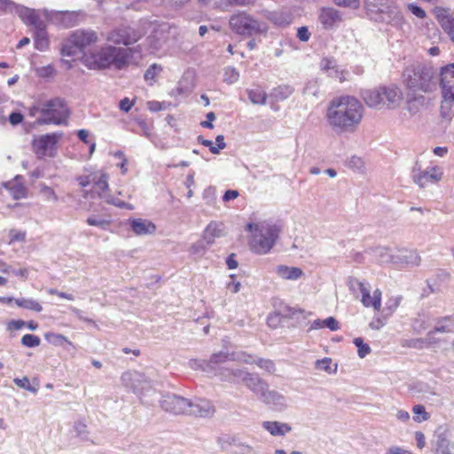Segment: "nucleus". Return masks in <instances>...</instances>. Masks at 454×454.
<instances>
[{
  "label": "nucleus",
  "mask_w": 454,
  "mask_h": 454,
  "mask_svg": "<svg viewBox=\"0 0 454 454\" xmlns=\"http://www.w3.org/2000/svg\"><path fill=\"white\" fill-rule=\"evenodd\" d=\"M162 67L154 63L151 65L146 71L145 72L144 77L146 82H149L150 85H153L155 82V77L156 75L161 72Z\"/></svg>",
  "instance_id": "obj_48"
},
{
  "label": "nucleus",
  "mask_w": 454,
  "mask_h": 454,
  "mask_svg": "<svg viewBox=\"0 0 454 454\" xmlns=\"http://www.w3.org/2000/svg\"><path fill=\"white\" fill-rule=\"evenodd\" d=\"M87 223L90 226H97L103 230H106L110 225V222L97 216H90L86 220Z\"/></svg>",
  "instance_id": "obj_56"
},
{
  "label": "nucleus",
  "mask_w": 454,
  "mask_h": 454,
  "mask_svg": "<svg viewBox=\"0 0 454 454\" xmlns=\"http://www.w3.org/2000/svg\"><path fill=\"white\" fill-rule=\"evenodd\" d=\"M381 94L384 98L385 106L387 108L397 107L403 100V92L395 85L382 86Z\"/></svg>",
  "instance_id": "obj_20"
},
{
  "label": "nucleus",
  "mask_w": 454,
  "mask_h": 454,
  "mask_svg": "<svg viewBox=\"0 0 454 454\" xmlns=\"http://www.w3.org/2000/svg\"><path fill=\"white\" fill-rule=\"evenodd\" d=\"M411 176L416 184L420 188H425L428 184H436L442 180L443 171L438 166L427 167L426 169H422L421 165L416 162L412 167Z\"/></svg>",
  "instance_id": "obj_9"
},
{
  "label": "nucleus",
  "mask_w": 454,
  "mask_h": 454,
  "mask_svg": "<svg viewBox=\"0 0 454 454\" xmlns=\"http://www.w3.org/2000/svg\"><path fill=\"white\" fill-rule=\"evenodd\" d=\"M324 327H327L331 331H337L340 329V324L334 317H329L324 320H314L311 324L310 329L317 330Z\"/></svg>",
  "instance_id": "obj_37"
},
{
  "label": "nucleus",
  "mask_w": 454,
  "mask_h": 454,
  "mask_svg": "<svg viewBox=\"0 0 454 454\" xmlns=\"http://www.w3.org/2000/svg\"><path fill=\"white\" fill-rule=\"evenodd\" d=\"M435 333H453L454 332V317H445L438 320L434 330Z\"/></svg>",
  "instance_id": "obj_38"
},
{
  "label": "nucleus",
  "mask_w": 454,
  "mask_h": 454,
  "mask_svg": "<svg viewBox=\"0 0 454 454\" xmlns=\"http://www.w3.org/2000/svg\"><path fill=\"white\" fill-rule=\"evenodd\" d=\"M247 388H249L254 395L259 398L266 387L269 386L266 381H264L258 375L250 373L246 376L245 380L243 382Z\"/></svg>",
  "instance_id": "obj_25"
},
{
  "label": "nucleus",
  "mask_w": 454,
  "mask_h": 454,
  "mask_svg": "<svg viewBox=\"0 0 454 454\" xmlns=\"http://www.w3.org/2000/svg\"><path fill=\"white\" fill-rule=\"evenodd\" d=\"M84 52L79 48L76 43H71V38L68 37L62 45L61 48V55L63 57H70L72 59L78 58L81 54L83 55Z\"/></svg>",
  "instance_id": "obj_36"
},
{
  "label": "nucleus",
  "mask_w": 454,
  "mask_h": 454,
  "mask_svg": "<svg viewBox=\"0 0 454 454\" xmlns=\"http://www.w3.org/2000/svg\"><path fill=\"white\" fill-rule=\"evenodd\" d=\"M387 318V317H386L385 314H382V317H374L369 325L370 328L373 330H380L386 325Z\"/></svg>",
  "instance_id": "obj_63"
},
{
  "label": "nucleus",
  "mask_w": 454,
  "mask_h": 454,
  "mask_svg": "<svg viewBox=\"0 0 454 454\" xmlns=\"http://www.w3.org/2000/svg\"><path fill=\"white\" fill-rule=\"evenodd\" d=\"M436 19L442 28L450 36L454 43V15L449 10L444 8L436 9Z\"/></svg>",
  "instance_id": "obj_21"
},
{
  "label": "nucleus",
  "mask_w": 454,
  "mask_h": 454,
  "mask_svg": "<svg viewBox=\"0 0 454 454\" xmlns=\"http://www.w3.org/2000/svg\"><path fill=\"white\" fill-rule=\"evenodd\" d=\"M35 48L40 51H44L49 48L50 41L46 27L34 31Z\"/></svg>",
  "instance_id": "obj_35"
},
{
  "label": "nucleus",
  "mask_w": 454,
  "mask_h": 454,
  "mask_svg": "<svg viewBox=\"0 0 454 454\" xmlns=\"http://www.w3.org/2000/svg\"><path fill=\"white\" fill-rule=\"evenodd\" d=\"M139 35L130 27H121L110 31L106 39L114 44L129 45L139 39Z\"/></svg>",
  "instance_id": "obj_13"
},
{
  "label": "nucleus",
  "mask_w": 454,
  "mask_h": 454,
  "mask_svg": "<svg viewBox=\"0 0 454 454\" xmlns=\"http://www.w3.org/2000/svg\"><path fill=\"white\" fill-rule=\"evenodd\" d=\"M259 400L267 405H271L276 411H284L287 408L286 398L278 391L269 389V386L266 390L263 391Z\"/></svg>",
  "instance_id": "obj_16"
},
{
  "label": "nucleus",
  "mask_w": 454,
  "mask_h": 454,
  "mask_svg": "<svg viewBox=\"0 0 454 454\" xmlns=\"http://www.w3.org/2000/svg\"><path fill=\"white\" fill-rule=\"evenodd\" d=\"M420 257L416 251L398 249L395 251V264L419 265Z\"/></svg>",
  "instance_id": "obj_27"
},
{
  "label": "nucleus",
  "mask_w": 454,
  "mask_h": 454,
  "mask_svg": "<svg viewBox=\"0 0 454 454\" xmlns=\"http://www.w3.org/2000/svg\"><path fill=\"white\" fill-rule=\"evenodd\" d=\"M189 365L194 370L201 369L203 371H207L210 369L208 361L205 360L192 359L189 361Z\"/></svg>",
  "instance_id": "obj_62"
},
{
  "label": "nucleus",
  "mask_w": 454,
  "mask_h": 454,
  "mask_svg": "<svg viewBox=\"0 0 454 454\" xmlns=\"http://www.w3.org/2000/svg\"><path fill=\"white\" fill-rule=\"evenodd\" d=\"M413 420L417 423L427 421L430 419V414L426 411L422 404H416L412 408Z\"/></svg>",
  "instance_id": "obj_43"
},
{
  "label": "nucleus",
  "mask_w": 454,
  "mask_h": 454,
  "mask_svg": "<svg viewBox=\"0 0 454 454\" xmlns=\"http://www.w3.org/2000/svg\"><path fill=\"white\" fill-rule=\"evenodd\" d=\"M278 277L286 280H297L303 275V271L299 267H288L286 265H278L275 269Z\"/></svg>",
  "instance_id": "obj_32"
},
{
  "label": "nucleus",
  "mask_w": 454,
  "mask_h": 454,
  "mask_svg": "<svg viewBox=\"0 0 454 454\" xmlns=\"http://www.w3.org/2000/svg\"><path fill=\"white\" fill-rule=\"evenodd\" d=\"M223 77L224 82L229 84H232L238 82L239 78V73L235 67H228L224 69Z\"/></svg>",
  "instance_id": "obj_53"
},
{
  "label": "nucleus",
  "mask_w": 454,
  "mask_h": 454,
  "mask_svg": "<svg viewBox=\"0 0 454 454\" xmlns=\"http://www.w3.org/2000/svg\"><path fill=\"white\" fill-rule=\"evenodd\" d=\"M100 198L103 199L105 201H106L109 204L114 205L120 208H126L129 210H132L134 208L133 205L124 202L117 198L113 197L110 194L107 195H100Z\"/></svg>",
  "instance_id": "obj_50"
},
{
  "label": "nucleus",
  "mask_w": 454,
  "mask_h": 454,
  "mask_svg": "<svg viewBox=\"0 0 454 454\" xmlns=\"http://www.w3.org/2000/svg\"><path fill=\"white\" fill-rule=\"evenodd\" d=\"M335 5L356 10L360 7V0H331Z\"/></svg>",
  "instance_id": "obj_58"
},
{
  "label": "nucleus",
  "mask_w": 454,
  "mask_h": 454,
  "mask_svg": "<svg viewBox=\"0 0 454 454\" xmlns=\"http://www.w3.org/2000/svg\"><path fill=\"white\" fill-rule=\"evenodd\" d=\"M234 359H235L234 353L229 354V353L221 351V352L213 354L211 356L208 363H209L210 369H213V367H212L213 364H222L227 360H234Z\"/></svg>",
  "instance_id": "obj_42"
},
{
  "label": "nucleus",
  "mask_w": 454,
  "mask_h": 454,
  "mask_svg": "<svg viewBox=\"0 0 454 454\" xmlns=\"http://www.w3.org/2000/svg\"><path fill=\"white\" fill-rule=\"evenodd\" d=\"M61 136V133H51L35 138L32 144L34 152L39 158L52 157L56 151L55 145Z\"/></svg>",
  "instance_id": "obj_11"
},
{
  "label": "nucleus",
  "mask_w": 454,
  "mask_h": 454,
  "mask_svg": "<svg viewBox=\"0 0 454 454\" xmlns=\"http://www.w3.org/2000/svg\"><path fill=\"white\" fill-rule=\"evenodd\" d=\"M247 231L252 233L249 245L253 252L258 254H265L270 251L275 245L279 227L269 221H262L256 223H250L247 225Z\"/></svg>",
  "instance_id": "obj_3"
},
{
  "label": "nucleus",
  "mask_w": 454,
  "mask_h": 454,
  "mask_svg": "<svg viewBox=\"0 0 454 454\" xmlns=\"http://www.w3.org/2000/svg\"><path fill=\"white\" fill-rule=\"evenodd\" d=\"M263 15L269 21L277 27H286L293 21L292 14L286 11H265Z\"/></svg>",
  "instance_id": "obj_26"
},
{
  "label": "nucleus",
  "mask_w": 454,
  "mask_h": 454,
  "mask_svg": "<svg viewBox=\"0 0 454 454\" xmlns=\"http://www.w3.org/2000/svg\"><path fill=\"white\" fill-rule=\"evenodd\" d=\"M439 85L442 95L454 96V63L440 68Z\"/></svg>",
  "instance_id": "obj_14"
},
{
  "label": "nucleus",
  "mask_w": 454,
  "mask_h": 454,
  "mask_svg": "<svg viewBox=\"0 0 454 454\" xmlns=\"http://www.w3.org/2000/svg\"><path fill=\"white\" fill-rule=\"evenodd\" d=\"M41 340L38 336L33 334H25L21 339V344L27 348L38 347Z\"/></svg>",
  "instance_id": "obj_54"
},
{
  "label": "nucleus",
  "mask_w": 454,
  "mask_h": 454,
  "mask_svg": "<svg viewBox=\"0 0 454 454\" xmlns=\"http://www.w3.org/2000/svg\"><path fill=\"white\" fill-rule=\"evenodd\" d=\"M15 303L20 308H24L35 312H41L43 310V306L34 299H16Z\"/></svg>",
  "instance_id": "obj_40"
},
{
  "label": "nucleus",
  "mask_w": 454,
  "mask_h": 454,
  "mask_svg": "<svg viewBox=\"0 0 454 454\" xmlns=\"http://www.w3.org/2000/svg\"><path fill=\"white\" fill-rule=\"evenodd\" d=\"M429 326L430 320L426 315H419L412 325L413 330L418 333L426 331Z\"/></svg>",
  "instance_id": "obj_46"
},
{
  "label": "nucleus",
  "mask_w": 454,
  "mask_h": 454,
  "mask_svg": "<svg viewBox=\"0 0 454 454\" xmlns=\"http://www.w3.org/2000/svg\"><path fill=\"white\" fill-rule=\"evenodd\" d=\"M375 260L380 264L394 263L395 260V253H392L387 247H376L373 249Z\"/></svg>",
  "instance_id": "obj_34"
},
{
  "label": "nucleus",
  "mask_w": 454,
  "mask_h": 454,
  "mask_svg": "<svg viewBox=\"0 0 454 454\" xmlns=\"http://www.w3.org/2000/svg\"><path fill=\"white\" fill-rule=\"evenodd\" d=\"M122 385L129 388L140 399L151 392H154L151 380L137 371H129L121 377Z\"/></svg>",
  "instance_id": "obj_8"
},
{
  "label": "nucleus",
  "mask_w": 454,
  "mask_h": 454,
  "mask_svg": "<svg viewBox=\"0 0 454 454\" xmlns=\"http://www.w3.org/2000/svg\"><path fill=\"white\" fill-rule=\"evenodd\" d=\"M129 226L132 231L137 236L151 235L156 231L155 224L147 219H129Z\"/></svg>",
  "instance_id": "obj_24"
},
{
  "label": "nucleus",
  "mask_w": 454,
  "mask_h": 454,
  "mask_svg": "<svg viewBox=\"0 0 454 454\" xmlns=\"http://www.w3.org/2000/svg\"><path fill=\"white\" fill-rule=\"evenodd\" d=\"M41 115L36 121L38 124L60 125L67 119L69 111L65 101L56 98L41 105Z\"/></svg>",
  "instance_id": "obj_7"
},
{
  "label": "nucleus",
  "mask_w": 454,
  "mask_h": 454,
  "mask_svg": "<svg viewBox=\"0 0 454 454\" xmlns=\"http://www.w3.org/2000/svg\"><path fill=\"white\" fill-rule=\"evenodd\" d=\"M21 18L29 26H32L35 30L46 27L45 21L34 10L26 9L21 12Z\"/></svg>",
  "instance_id": "obj_33"
},
{
  "label": "nucleus",
  "mask_w": 454,
  "mask_h": 454,
  "mask_svg": "<svg viewBox=\"0 0 454 454\" xmlns=\"http://www.w3.org/2000/svg\"><path fill=\"white\" fill-rule=\"evenodd\" d=\"M255 363L260 368L265 370L269 373H273L276 371L273 361L270 359L259 358Z\"/></svg>",
  "instance_id": "obj_60"
},
{
  "label": "nucleus",
  "mask_w": 454,
  "mask_h": 454,
  "mask_svg": "<svg viewBox=\"0 0 454 454\" xmlns=\"http://www.w3.org/2000/svg\"><path fill=\"white\" fill-rule=\"evenodd\" d=\"M363 112L364 107L358 99L343 96L330 102L326 117L336 132H354L362 121Z\"/></svg>",
  "instance_id": "obj_1"
},
{
  "label": "nucleus",
  "mask_w": 454,
  "mask_h": 454,
  "mask_svg": "<svg viewBox=\"0 0 454 454\" xmlns=\"http://www.w3.org/2000/svg\"><path fill=\"white\" fill-rule=\"evenodd\" d=\"M403 82L412 92L430 93L436 89L434 69L425 65L411 66L403 71Z\"/></svg>",
  "instance_id": "obj_4"
},
{
  "label": "nucleus",
  "mask_w": 454,
  "mask_h": 454,
  "mask_svg": "<svg viewBox=\"0 0 454 454\" xmlns=\"http://www.w3.org/2000/svg\"><path fill=\"white\" fill-rule=\"evenodd\" d=\"M366 284L367 283L361 282L356 278H350L348 281V286L354 294L359 293Z\"/></svg>",
  "instance_id": "obj_59"
},
{
  "label": "nucleus",
  "mask_w": 454,
  "mask_h": 454,
  "mask_svg": "<svg viewBox=\"0 0 454 454\" xmlns=\"http://www.w3.org/2000/svg\"><path fill=\"white\" fill-rule=\"evenodd\" d=\"M71 43H76L82 52L86 47L98 41V35L93 30H76L69 36Z\"/></svg>",
  "instance_id": "obj_18"
},
{
  "label": "nucleus",
  "mask_w": 454,
  "mask_h": 454,
  "mask_svg": "<svg viewBox=\"0 0 454 454\" xmlns=\"http://www.w3.org/2000/svg\"><path fill=\"white\" fill-rule=\"evenodd\" d=\"M359 293L361 294V302L364 307H372L375 311H380L382 294L380 289L374 290L372 295H371V286L367 283Z\"/></svg>",
  "instance_id": "obj_19"
},
{
  "label": "nucleus",
  "mask_w": 454,
  "mask_h": 454,
  "mask_svg": "<svg viewBox=\"0 0 454 454\" xmlns=\"http://www.w3.org/2000/svg\"><path fill=\"white\" fill-rule=\"evenodd\" d=\"M230 27L236 34L252 36L254 35L266 34L268 26L254 19L245 12H239L230 18Z\"/></svg>",
  "instance_id": "obj_6"
},
{
  "label": "nucleus",
  "mask_w": 454,
  "mask_h": 454,
  "mask_svg": "<svg viewBox=\"0 0 454 454\" xmlns=\"http://www.w3.org/2000/svg\"><path fill=\"white\" fill-rule=\"evenodd\" d=\"M96 189L98 192V196L100 195H107V192L109 189L108 185V176L106 173H99L98 178L97 179V184L95 185Z\"/></svg>",
  "instance_id": "obj_47"
},
{
  "label": "nucleus",
  "mask_w": 454,
  "mask_h": 454,
  "mask_svg": "<svg viewBox=\"0 0 454 454\" xmlns=\"http://www.w3.org/2000/svg\"><path fill=\"white\" fill-rule=\"evenodd\" d=\"M41 194L43 198L48 201L57 202L59 200V197L55 193L52 188L43 184L40 190Z\"/></svg>",
  "instance_id": "obj_57"
},
{
  "label": "nucleus",
  "mask_w": 454,
  "mask_h": 454,
  "mask_svg": "<svg viewBox=\"0 0 454 454\" xmlns=\"http://www.w3.org/2000/svg\"><path fill=\"white\" fill-rule=\"evenodd\" d=\"M434 454H454V442L450 440V431L446 425L437 427L431 440Z\"/></svg>",
  "instance_id": "obj_10"
},
{
  "label": "nucleus",
  "mask_w": 454,
  "mask_h": 454,
  "mask_svg": "<svg viewBox=\"0 0 454 454\" xmlns=\"http://www.w3.org/2000/svg\"><path fill=\"white\" fill-rule=\"evenodd\" d=\"M45 339L55 346L63 347L66 344L72 347L74 346L67 337L59 333H47L45 334Z\"/></svg>",
  "instance_id": "obj_44"
},
{
  "label": "nucleus",
  "mask_w": 454,
  "mask_h": 454,
  "mask_svg": "<svg viewBox=\"0 0 454 454\" xmlns=\"http://www.w3.org/2000/svg\"><path fill=\"white\" fill-rule=\"evenodd\" d=\"M400 301V297H392L388 299L386 302L385 308L382 309V314H385V316L387 317H390L398 308Z\"/></svg>",
  "instance_id": "obj_51"
},
{
  "label": "nucleus",
  "mask_w": 454,
  "mask_h": 454,
  "mask_svg": "<svg viewBox=\"0 0 454 454\" xmlns=\"http://www.w3.org/2000/svg\"><path fill=\"white\" fill-rule=\"evenodd\" d=\"M406 9L419 19H425L427 17L426 11L415 3H409Z\"/></svg>",
  "instance_id": "obj_55"
},
{
  "label": "nucleus",
  "mask_w": 454,
  "mask_h": 454,
  "mask_svg": "<svg viewBox=\"0 0 454 454\" xmlns=\"http://www.w3.org/2000/svg\"><path fill=\"white\" fill-rule=\"evenodd\" d=\"M160 407L167 412L187 415L190 400L175 394H167L162 396Z\"/></svg>",
  "instance_id": "obj_12"
},
{
  "label": "nucleus",
  "mask_w": 454,
  "mask_h": 454,
  "mask_svg": "<svg viewBox=\"0 0 454 454\" xmlns=\"http://www.w3.org/2000/svg\"><path fill=\"white\" fill-rule=\"evenodd\" d=\"M247 94L249 100L253 104L264 105L266 103L267 95L260 89L249 90Z\"/></svg>",
  "instance_id": "obj_45"
},
{
  "label": "nucleus",
  "mask_w": 454,
  "mask_h": 454,
  "mask_svg": "<svg viewBox=\"0 0 454 454\" xmlns=\"http://www.w3.org/2000/svg\"><path fill=\"white\" fill-rule=\"evenodd\" d=\"M20 176H17L13 180L4 184V186L15 200H20L27 196V188L20 181Z\"/></svg>",
  "instance_id": "obj_31"
},
{
  "label": "nucleus",
  "mask_w": 454,
  "mask_h": 454,
  "mask_svg": "<svg viewBox=\"0 0 454 454\" xmlns=\"http://www.w3.org/2000/svg\"><path fill=\"white\" fill-rule=\"evenodd\" d=\"M440 116L447 122L454 118V96L442 95Z\"/></svg>",
  "instance_id": "obj_29"
},
{
  "label": "nucleus",
  "mask_w": 454,
  "mask_h": 454,
  "mask_svg": "<svg viewBox=\"0 0 454 454\" xmlns=\"http://www.w3.org/2000/svg\"><path fill=\"white\" fill-rule=\"evenodd\" d=\"M432 343H434V340H433V332H428L427 337L424 339L420 338L410 340L409 347L422 348Z\"/></svg>",
  "instance_id": "obj_49"
},
{
  "label": "nucleus",
  "mask_w": 454,
  "mask_h": 454,
  "mask_svg": "<svg viewBox=\"0 0 454 454\" xmlns=\"http://www.w3.org/2000/svg\"><path fill=\"white\" fill-rule=\"evenodd\" d=\"M318 21L325 29H333L342 21L341 12L333 7H322L318 13Z\"/></svg>",
  "instance_id": "obj_15"
},
{
  "label": "nucleus",
  "mask_w": 454,
  "mask_h": 454,
  "mask_svg": "<svg viewBox=\"0 0 454 454\" xmlns=\"http://www.w3.org/2000/svg\"><path fill=\"white\" fill-rule=\"evenodd\" d=\"M13 381L18 387L28 390L32 393H35L37 390L35 387L31 386L30 381L27 377H23L22 379L16 378L13 380Z\"/></svg>",
  "instance_id": "obj_61"
},
{
  "label": "nucleus",
  "mask_w": 454,
  "mask_h": 454,
  "mask_svg": "<svg viewBox=\"0 0 454 454\" xmlns=\"http://www.w3.org/2000/svg\"><path fill=\"white\" fill-rule=\"evenodd\" d=\"M224 235V224L220 222H211L204 231V239L207 245H211L215 238H221Z\"/></svg>",
  "instance_id": "obj_30"
},
{
  "label": "nucleus",
  "mask_w": 454,
  "mask_h": 454,
  "mask_svg": "<svg viewBox=\"0 0 454 454\" xmlns=\"http://www.w3.org/2000/svg\"><path fill=\"white\" fill-rule=\"evenodd\" d=\"M353 343L357 348V354L360 358H364L372 351L370 346L364 343L362 338H355Z\"/></svg>",
  "instance_id": "obj_52"
},
{
  "label": "nucleus",
  "mask_w": 454,
  "mask_h": 454,
  "mask_svg": "<svg viewBox=\"0 0 454 454\" xmlns=\"http://www.w3.org/2000/svg\"><path fill=\"white\" fill-rule=\"evenodd\" d=\"M381 92L382 87L364 90L362 91L361 97L369 107L380 109L385 106V101Z\"/></svg>",
  "instance_id": "obj_22"
},
{
  "label": "nucleus",
  "mask_w": 454,
  "mask_h": 454,
  "mask_svg": "<svg viewBox=\"0 0 454 454\" xmlns=\"http://www.w3.org/2000/svg\"><path fill=\"white\" fill-rule=\"evenodd\" d=\"M248 374V372L243 369H226L223 376L234 383L244 382L246 376Z\"/></svg>",
  "instance_id": "obj_39"
},
{
  "label": "nucleus",
  "mask_w": 454,
  "mask_h": 454,
  "mask_svg": "<svg viewBox=\"0 0 454 454\" xmlns=\"http://www.w3.org/2000/svg\"><path fill=\"white\" fill-rule=\"evenodd\" d=\"M215 412L214 406L207 400H190V407L187 415L197 417H209Z\"/></svg>",
  "instance_id": "obj_23"
},
{
  "label": "nucleus",
  "mask_w": 454,
  "mask_h": 454,
  "mask_svg": "<svg viewBox=\"0 0 454 454\" xmlns=\"http://www.w3.org/2000/svg\"><path fill=\"white\" fill-rule=\"evenodd\" d=\"M320 67L329 77L340 82L346 81L348 75V72L341 69L333 58H324L320 62Z\"/></svg>",
  "instance_id": "obj_17"
},
{
  "label": "nucleus",
  "mask_w": 454,
  "mask_h": 454,
  "mask_svg": "<svg viewBox=\"0 0 454 454\" xmlns=\"http://www.w3.org/2000/svg\"><path fill=\"white\" fill-rule=\"evenodd\" d=\"M364 7L367 15L375 21L397 23L402 20L397 7L389 0H365Z\"/></svg>",
  "instance_id": "obj_5"
},
{
  "label": "nucleus",
  "mask_w": 454,
  "mask_h": 454,
  "mask_svg": "<svg viewBox=\"0 0 454 454\" xmlns=\"http://www.w3.org/2000/svg\"><path fill=\"white\" fill-rule=\"evenodd\" d=\"M262 426L273 436H284L292 431L289 424L279 421H263Z\"/></svg>",
  "instance_id": "obj_28"
},
{
  "label": "nucleus",
  "mask_w": 454,
  "mask_h": 454,
  "mask_svg": "<svg viewBox=\"0 0 454 454\" xmlns=\"http://www.w3.org/2000/svg\"><path fill=\"white\" fill-rule=\"evenodd\" d=\"M294 90L290 85H279L273 90L272 95L278 100H285L288 98Z\"/></svg>",
  "instance_id": "obj_41"
},
{
  "label": "nucleus",
  "mask_w": 454,
  "mask_h": 454,
  "mask_svg": "<svg viewBox=\"0 0 454 454\" xmlns=\"http://www.w3.org/2000/svg\"><path fill=\"white\" fill-rule=\"evenodd\" d=\"M385 454H413L412 451L397 445H393L386 450Z\"/></svg>",
  "instance_id": "obj_64"
},
{
  "label": "nucleus",
  "mask_w": 454,
  "mask_h": 454,
  "mask_svg": "<svg viewBox=\"0 0 454 454\" xmlns=\"http://www.w3.org/2000/svg\"><path fill=\"white\" fill-rule=\"evenodd\" d=\"M131 49L104 45L83 53V64L90 69L100 70L114 67L124 68L131 57Z\"/></svg>",
  "instance_id": "obj_2"
}]
</instances>
